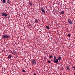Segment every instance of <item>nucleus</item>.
<instances>
[{
  "mask_svg": "<svg viewBox=\"0 0 75 75\" xmlns=\"http://www.w3.org/2000/svg\"><path fill=\"white\" fill-rule=\"evenodd\" d=\"M74 75H75V72L74 73Z\"/></svg>",
  "mask_w": 75,
  "mask_h": 75,
  "instance_id": "nucleus-25",
  "label": "nucleus"
},
{
  "mask_svg": "<svg viewBox=\"0 0 75 75\" xmlns=\"http://www.w3.org/2000/svg\"><path fill=\"white\" fill-rule=\"evenodd\" d=\"M52 54H50V56L49 57V58L51 59V58H52Z\"/></svg>",
  "mask_w": 75,
  "mask_h": 75,
  "instance_id": "nucleus-9",
  "label": "nucleus"
},
{
  "mask_svg": "<svg viewBox=\"0 0 75 75\" xmlns=\"http://www.w3.org/2000/svg\"><path fill=\"white\" fill-rule=\"evenodd\" d=\"M34 75H36V74H35V73H34Z\"/></svg>",
  "mask_w": 75,
  "mask_h": 75,
  "instance_id": "nucleus-23",
  "label": "nucleus"
},
{
  "mask_svg": "<svg viewBox=\"0 0 75 75\" xmlns=\"http://www.w3.org/2000/svg\"><path fill=\"white\" fill-rule=\"evenodd\" d=\"M68 23L71 24V25H72V21H71V20L70 19H68L67 20Z\"/></svg>",
  "mask_w": 75,
  "mask_h": 75,
  "instance_id": "nucleus-3",
  "label": "nucleus"
},
{
  "mask_svg": "<svg viewBox=\"0 0 75 75\" xmlns=\"http://www.w3.org/2000/svg\"><path fill=\"white\" fill-rule=\"evenodd\" d=\"M67 69L68 71H70V69H69V67L68 66L67 67Z\"/></svg>",
  "mask_w": 75,
  "mask_h": 75,
  "instance_id": "nucleus-7",
  "label": "nucleus"
},
{
  "mask_svg": "<svg viewBox=\"0 0 75 75\" xmlns=\"http://www.w3.org/2000/svg\"><path fill=\"white\" fill-rule=\"evenodd\" d=\"M35 23H38V20H37V19L36 20H35Z\"/></svg>",
  "mask_w": 75,
  "mask_h": 75,
  "instance_id": "nucleus-12",
  "label": "nucleus"
},
{
  "mask_svg": "<svg viewBox=\"0 0 75 75\" xmlns=\"http://www.w3.org/2000/svg\"><path fill=\"white\" fill-rule=\"evenodd\" d=\"M10 36L7 35H2V38H3L5 39V38H9Z\"/></svg>",
  "mask_w": 75,
  "mask_h": 75,
  "instance_id": "nucleus-1",
  "label": "nucleus"
},
{
  "mask_svg": "<svg viewBox=\"0 0 75 75\" xmlns=\"http://www.w3.org/2000/svg\"><path fill=\"white\" fill-rule=\"evenodd\" d=\"M73 68H74V69H75V66Z\"/></svg>",
  "mask_w": 75,
  "mask_h": 75,
  "instance_id": "nucleus-24",
  "label": "nucleus"
},
{
  "mask_svg": "<svg viewBox=\"0 0 75 75\" xmlns=\"http://www.w3.org/2000/svg\"><path fill=\"white\" fill-rule=\"evenodd\" d=\"M41 11L42 12H43L44 13H45V10L44 9V8H43L42 7H41Z\"/></svg>",
  "mask_w": 75,
  "mask_h": 75,
  "instance_id": "nucleus-4",
  "label": "nucleus"
},
{
  "mask_svg": "<svg viewBox=\"0 0 75 75\" xmlns=\"http://www.w3.org/2000/svg\"><path fill=\"white\" fill-rule=\"evenodd\" d=\"M7 3L8 4L10 3V0H7Z\"/></svg>",
  "mask_w": 75,
  "mask_h": 75,
  "instance_id": "nucleus-10",
  "label": "nucleus"
},
{
  "mask_svg": "<svg viewBox=\"0 0 75 75\" xmlns=\"http://www.w3.org/2000/svg\"><path fill=\"white\" fill-rule=\"evenodd\" d=\"M65 13V12H64V11H62L61 12V14H63V13Z\"/></svg>",
  "mask_w": 75,
  "mask_h": 75,
  "instance_id": "nucleus-11",
  "label": "nucleus"
},
{
  "mask_svg": "<svg viewBox=\"0 0 75 75\" xmlns=\"http://www.w3.org/2000/svg\"><path fill=\"white\" fill-rule=\"evenodd\" d=\"M54 60V62L55 63V64H57V63H58V60L57 59H56V60L55 59H53Z\"/></svg>",
  "mask_w": 75,
  "mask_h": 75,
  "instance_id": "nucleus-2",
  "label": "nucleus"
},
{
  "mask_svg": "<svg viewBox=\"0 0 75 75\" xmlns=\"http://www.w3.org/2000/svg\"><path fill=\"white\" fill-rule=\"evenodd\" d=\"M10 56V54H9L8 57V58H9Z\"/></svg>",
  "mask_w": 75,
  "mask_h": 75,
  "instance_id": "nucleus-22",
  "label": "nucleus"
},
{
  "mask_svg": "<svg viewBox=\"0 0 75 75\" xmlns=\"http://www.w3.org/2000/svg\"><path fill=\"white\" fill-rule=\"evenodd\" d=\"M10 17V16H9V17Z\"/></svg>",
  "mask_w": 75,
  "mask_h": 75,
  "instance_id": "nucleus-26",
  "label": "nucleus"
},
{
  "mask_svg": "<svg viewBox=\"0 0 75 75\" xmlns=\"http://www.w3.org/2000/svg\"><path fill=\"white\" fill-rule=\"evenodd\" d=\"M61 57H59L58 58V60L60 61L61 60Z\"/></svg>",
  "mask_w": 75,
  "mask_h": 75,
  "instance_id": "nucleus-8",
  "label": "nucleus"
},
{
  "mask_svg": "<svg viewBox=\"0 0 75 75\" xmlns=\"http://www.w3.org/2000/svg\"><path fill=\"white\" fill-rule=\"evenodd\" d=\"M15 53V52H13L12 53V54H14Z\"/></svg>",
  "mask_w": 75,
  "mask_h": 75,
  "instance_id": "nucleus-20",
  "label": "nucleus"
},
{
  "mask_svg": "<svg viewBox=\"0 0 75 75\" xmlns=\"http://www.w3.org/2000/svg\"><path fill=\"white\" fill-rule=\"evenodd\" d=\"M2 16H4V17H6L8 15V14H6V13H2Z\"/></svg>",
  "mask_w": 75,
  "mask_h": 75,
  "instance_id": "nucleus-5",
  "label": "nucleus"
},
{
  "mask_svg": "<svg viewBox=\"0 0 75 75\" xmlns=\"http://www.w3.org/2000/svg\"><path fill=\"white\" fill-rule=\"evenodd\" d=\"M3 2L4 3H5V2H6V0H3Z\"/></svg>",
  "mask_w": 75,
  "mask_h": 75,
  "instance_id": "nucleus-13",
  "label": "nucleus"
},
{
  "mask_svg": "<svg viewBox=\"0 0 75 75\" xmlns=\"http://www.w3.org/2000/svg\"><path fill=\"white\" fill-rule=\"evenodd\" d=\"M11 58V55L10 54V56H9V58Z\"/></svg>",
  "mask_w": 75,
  "mask_h": 75,
  "instance_id": "nucleus-21",
  "label": "nucleus"
},
{
  "mask_svg": "<svg viewBox=\"0 0 75 75\" xmlns=\"http://www.w3.org/2000/svg\"><path fill=\"white\" fill-rule=\"evenodd\" d=\"M32 63H33V64H35V63H36V61L35 59H33Z\"/></svg>",
  "mask_w": 75,
  "mask_h": 75,
  "instance_id": "nucleus-6",
  "label": "nucleus"
},
{
  "mask_svg": "<svg viewBox=\"0 0 75 75\" xmlns=\"http://www.w3.org/2000/svg\"><path fill=\"white\" fill-rule=\"evenodd\" d=\"M50 62H50V60L48 61L47 62V63H50Z\"/></svg>",
  "mask_w": 75,
  "mask_h": 75,
  "instance_id": "nucleus-15",
  "label": "nucleus"
},
{
  "mask_svg": "<svg viewBox=\"0 0 75 75\" xmlns=\"http://www.w3.org/2000/svg\"><path fill=\"white\" fill-rule=\"evenodd\" d=\"M22 71L23 72H25V70L24 69H22Z\"/></svg>",
  "mask_w": 75,
  "mask_h": 75,
  "instance_id": "nucleus-17",
  "label": "nucleus"
},
{
  "mask_svg": "<svg viewBox=\"0 0 75 75\" xmlns=\"http://www.w3.org/2000/svg\"><path fill=\"white\" fill-rule=\"evenodd\" d=\"M54 58L53 59H56V57H55V56H54Z\"/></svg>",
  "mask_w": 75,
  "mask_h": 75,
  "instance_id": "nucleus-16",
  "label": "nucleus"
},
{
  "mask_svg": "<svg viewBox=\"0 0 75 75\" xmlns=\"http://www.w3.org/2000/svg\"><path fill=\"white\" fill-rule=\"evenodd\" d=\"M46 28H47L48 29H49V27H48V26H46Z\"/></svg>",
  "mask_w": 75,
  "mask_h": 75,
  "instance_id": "nucleus-14",
  "label": "nucleus"
},
{
  "mask_svg": "<svg viewBox=\"0 0 75 75\" xmlns=\"http://www.w3.org/2000/svg\"><path fill=\"white\" fill-rule=\"evenodd\" d=\"M30 6H32V5H33V4H32V3L31 2L30 3Z\"/></svg>",
  "mask_w": 75,
  "mask_h": 75,
  "instance_id": "nucleus-18",
  "label": "nucleus"
},
{
  "mask_svg": "<svg viewBox=\"0 0 75 75\" xmlns=\"http://www.w3.org/2000/svg\"><path fill=\"white\" fill-rule=\"evenodd\" d=\"M67 35L68 36V37H71V35H70V34H68Z\"/></svg>",
  "mask_w": 75,
  "mask_h": 75,
  "instance_id": "nucleus-19",
  "label": "nucleus"
}]
</instances>
